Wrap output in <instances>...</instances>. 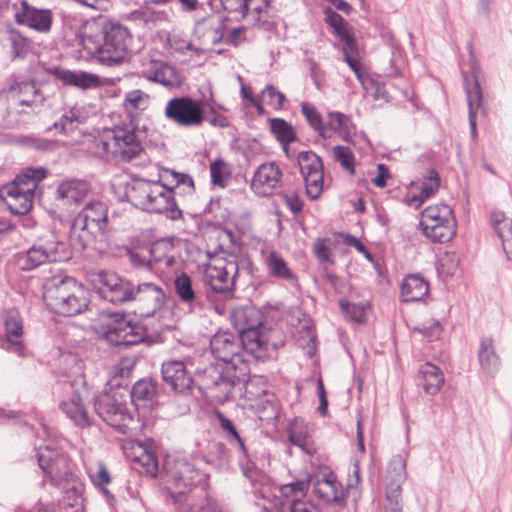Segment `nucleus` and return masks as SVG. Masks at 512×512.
<instances>
[{
    "mask_svg": "<svg viewBox=\"0 0 512 512\" xmlns=\"http://www.w3.org/2000/svg\"><path fill=\"white\" fill-rule=\"evenodd\" d=\"M213 356L222 363L211 364L198 372L196 384L207 398L219 403L229 399L236 385L245 381L249 366L244 341L238 334L219 331L210 339Z\"/></svg>",
    "mask_w": 512,
    "mask_h": 512,
    "instance_id": "f257e3e1",
    "label": "nucleus"
},
{
    "mask_svg": "<svg viewBox=\"0 0 512 512\" xmlns=\"http://www.w3.org/2000/svg\"><path fill=\"white\" fill-rule=\"evenodd\" d=\"M150 104V95L140 89L125 93L122 107L125 119L112 127L104 128L95 141L98 156L130 162L143 152V144L138 132V119Z\"/></svg>",
    "mask_w": 512,
    "mask_h": 512,
    "instance_id": "f03ea898",
    "label": "nucleus"
},
{
    "mask_svg": "<svg viewBox=\"0 0 512 512\" xmlns=\"http://www.w3.org/2000/svg\"><path fill=\"white\" fill-rule=\"evenodd\" d=\"M162 178L166 181L134 180L126 189V197L135 207L149 213L163 214L170 220H179L183 214L176 196L194 193V181L187 175L165 169Z\"/></svg>",
    "mask_w": 512,
    "mask_h": 512,
    "instance_id": "7ed1b4c3",
    "label": "nucleus"
},
{
    "mask_svg": "<svg viewBox=\"0 0 512 512\" xmlns=\"http://www.w3.org/2000/svg\"><path fill=\"white\" fill-rule=\"evenodd\" d=\"M262 318V313L254 306L236 308L231 314L232 324L243 339L246 352L256 360L265 361L277 346L272 341L273 331Z\"/></svg>",
    "mask_w": 512,
    "mask_h": 512,
    "instance_id": "20e7f679",
    "label": "nucleus"
},
{
    "mask_svg": "<svg viewBox=\"0 0 512 512\" xmlns=\"http://www.w3.org/2000/svg\"><path fill=\"white\" fill-rule=\"evenodd\" d=\"M44 301L54 313L74 316L88 307L87 291L72 277H53L44 285Z\"/></svg>",
    "mask_w": 512,
    "mask_h": 512,
    "instance_id": "39448f33",
    "label": "nucleus"
},
{
    "mask_svg": "<svg viewBox=\"0 0 512 512\" xmlns=\"http://www.w3.org/2000/svg\"><path fill=\"white\" fill-rule=\"evenodd\" d=\"M46 176L47 171L44 168H26L12 182L0 188V197L6 201L13 214H27L33 207L38 183Z\"/></svg>",
    "mask_w": 512,
    "mask_h": 512,
    "instance_id": "423d86ee",
    "label": "nucleus"
},
{
    "mask_svg": "<svg viewBox=\"0 0 512 512\" xmlns=\"http://www.w3.org/2000/svg\"><path fill=\"white\" fill-rule=\"evenodd\" d=\"M108 228V207L101 201L87 203L74 218L71 240L82 249L92 246L98 236Z\"/></svg>",
    "mask_w": 512,
    "mask_h": 512,
    "instance_id": "0eeeda50",
    "label": "nucleus"
},
{
    "mask_svg": "<svg viewBox=\"0 0 512 512\" xmlns=\"http://www.w3.org/2000/svg\"><path fill=\"white\" fill-rule=\"evenodd\" d=\"M39 467L48 476L51 485L64 492L81 490V483L74 473L73 464L66 454L50 445L37 450Z\"/></svg>",
    "mask_w": 512,
    "mask_h": 512,
    "instance_id": "6e6552de",
    "label": "nucleus"
},
{
    "mask_svg": "<svg viewBox=\"0 0 512 512\" xmlns=\"http://www.w3.org/2000/svg\"><path fill=\"white\" fill-rule=\"evenodd\" d=\"M132 36L127 28L111 22L100 28V38L96 43V58L106 66L124 62L130 55Z\"/></svg>",
    "mask_w": 512,
    "mask_h": 512,
    "instance_id": "1a4fd4ad",
    "label": "nucleus"
},
{
    "mask_svg": "<svg viewBox=\"0 0 512 512\" xmlns=\"http://www.w3.org/2000/svg\"><path fill=\"white\" fill-rule=\"evenodd\" d=\"M94 409L103 421L124 435H135L140 429L138 418L129 411L117 393H103L97 396Z\"/></svg>",
    "mask_w": 512,
    "mask_h": 512,
    "instance_id": "9d476101",
    "label": "nucleus"
},
{
    "mask_svg": "<svg viewBox=\"0 0 512 512\" xmlns=\"http://www.w3.org/2000/svg\"><path fill=\"white\" fill-rule=\"evenodd\" d=\"M424 235L436 243H446L456 234V220L453 210L447 204L426 207L419 223Z\"/></svg>",
    "mask_w": 512,
    "mask_h": 512,
    "instance_id": "9b49d317",
    "label": "nucleus"
},
{
    "mask_svg": "<svg viewBox=\"0 0 512 512\" xmlns=\"http://www.w3.org/2000/svg\"><path fill=\"white\" fill-rule=\"evenodd\" d=\"M213 111L212 105L204 99L189 96L171 98L165 107L166 119L182 128L200 127L205 121L206 109Z\"/></svg>",
    "mask_w": 512,
    "mask_h": 512,
    "instance_id": "f8f14e48",
    "label": "nucleus"
},
{
    "mask_svg": "<svg viewBox=\"0 0 512 512\" xmlns=\"http://www.w3.org/2000/svg\"><path fill=\"white\" fill-rule=\"evenodd\" d=\"M70 258V250L65 242L56 239L39 241L25 252L15 255V263L24 271L33 270L47 262L65 261Z\"/></svg>",
    "mask_w": 512,
    "mask_h": 512,
    "instance_id": "ddd939ff",
    "label": "nucleus"
},
{
    "mask_svg": "<svg viewBox=\"0 0 512 512\" xmlns=\"http://www.w3.org/2000/svg\"><path fill=\"white\" fill-rule=\"evenodd\" d=\"M239 270V261L235 256L216 258L204 269V283L214 293L231 294Z\"/></svg>",
    "mask_w": 512,
    "mask_h": 512,
    "instance_id": "4468645a",
    "label": "nucleus"
},
{
    "mask_svg": "<svg viewBox=\"0 0 512 512\" xmlns=\"http://www.w3.org/2000/svg\"><path fill=\"white\" fill-rule=\"evenodd\" d=\"M100 333L105 340L114 346H131L142 343L148 337L145 327L138 322L128 320L124 316H114L102 324Z\"/></svg>",
    "mask_w": 512,
    "mask_h": 512,
    "instance_id": "2eb2a0df",
    "label": "nucleus"
},
{
    "mask_svg": "<svg viewBox=\"0 0 512 512\" xmlns=\"http://www.w3.org/2000/svg\"><path fill=\"white\" fill-rule=\"evenodd\" d=\"M307 195L315 200L323 191L324 169L322 159L312 151H303L297 157Z\"/></svg>",
    "mask_w": 512,
    "mask_h": 512,
    "instance_id": "dca6fc26",
    "label": "nucleus"
},
{
    "mask_svg": "<svg viewBox=\"0 0 512 512\" xmlns=\"http://www.w3.org/2000/svg\"><path fill=\"white\" fill-rule=\"evenodd\" d=\"M4 338L1 340V347L7 352L18 357H25L27 353L26 344L23 340L24 321L17 309H8L3 313Z\"/></svg>",
    "mask_w": 512,
    "mask_h": 512,
    "instance_id": "f3484780",
    "label": "nucleus"
},
{
    "mask_svg": "<svg viewBox=\"0 0 512 512\" xmlns=\"http://www.w3.org/2000/svg\"><path fill=\"white\" fill-rule=\"evenodd\" d=\"M98 281V293L102 299L115 305L131 302L135 285L131 281L106 271L98 273Z\"/></svg>",
    "mask_w": 512,
    "mask_h": 512,
    "instance_id": "a211bd4d",
    "label": "nucleus"
},
{
    "mask_svg": "<svg viewBox=\"0 0 512 512\" xmlns=\"http://www.w3.org/2000/svg\"><path fill=\"white\" fill-rule=\"evenodd\" d=\"M310 486V475L297 479L280 487L281 502L280 512H315V508L303 501Z\"/></svg>",
    "mask_w": 512,
    "mask_h": 512,
    "instance_id": "6ab92c4d",
    "label": "nucleus"
},
{
    "mask_svg": "<svg viewBox=\"0 0 512 512\" xmlns=\"http://www.w3.org/2000/svg\"><path fill=\"white\" fill-rule=\"evenodd\" d=\"M152 271L164 272L172 268L180 258V241L174 237L154 241L148 249Z\"/></svg>",
    "mask_w": 512,
    "mask_h": 512,
    "instance_id": "aec40b11",
    "label": "nucleus"
},
{
    "mask_svg": "<svg viewBox=\"0 0 512 512\" xmlns=\"http://www.w3.org/2000/svg\"><path fill=\"white\" fill-rule=\"evenodd\" d=\"M165 297L161 286L152 282H142L134 285L131 301L138 303L139 316L147 318L162 308Z\"/></svg>",
    "mask_w": 512,
    "mask_h": 512,
    "instance_id": "412c9836",
    "label": "nucleus"
},
{
    "mask_svg": "<svg viewBox=\"0 0 512 512\" xmlns=\"http://www.w3.org/2000/svg\"><path fill=\"white\" fill-rule=\"evenodd\" d=\"M14 19L17 24L25 25L35 31L46 33L52 26V12L49 9H38L21 0L19 5L14 3Z\"/></svg>",
    "mask_w": 512,
    "mask_h": 512,
    "instance_id": "4be33fe9",
    "label": "nucleus"
},
{
    "mask_svg": "<svg viewBox=\"0 0 512 512\" xmlns=\"http://www.w3.org/2000/svg\"><path fill=\"white\" fill-rule=\"evenodd\" d=\"M282 185V171L275 162L263 163L255 171L251 188L260 196H270Z\"/></svg>",
    "mask_w": 512,
    "mask_h": 512,
    "instance_id": "5701e85b",
    "label": "nucleus"
},
{
    "mask_svg": "<svg viewBox=\"0 0 512 512\" xmlns=\"http://www.w3.org/2000/svg\"><path fill=\"white\" fill-rule=\"evenodd\" d=\"M69 387L72 390V394L68 399L61 402V410L77 426L81 428L90 426L91 420L83 405V399L88 395L86 387L81 386L78 389H74V383H70Z\"/></svg>",
    "mask_w": 512,
    "mask_h": 512,
    "instance_id": "b1692460",
    "label": "nucleus"
},
{
    "mask_svg": "<svg viewBox=\"0 0 512 512\" xmlns=\"http://www.w3.org/2000/svg\"><path fill=\"white\" fill-rule=\"evenodd\" d=\"M169 475L180 494L200 482L204 474L186 458H177L169 468Z\"/></svg>",
    "mask_w": 512,
    "mask_h": 512,
    "instance_id": "393cba45",
    "label": "nucleus"
},
{
    "mask_svg": "<svg viewBox=\"0 0 512 512\" xmlns=\"http://www.w3.org/2000/svg\"><path fill=\"white\" fill-rule=\"evenodd\" d=\"M8 90L20 105L35 108L41 106L45 100L42 91L37 88L34 81H28L21 77L11 79Z\"/></svg>",
    "mask_w": 512,
    "mask_h": 512,
    "instance_id": "a878e982",
    "label": "nucleus"
},
{
    "mask_svg": "<svg viewBox=\"0 0 512 512\" xmlns=\"http://www.w3.org/2000/svg\"><path fill=\"white\" fill-rule=\"evenodd\" d=\"M144 77L168 89L179 88L183 83V77L177 68L164 61H151Z\"/></svg>",
    "mask_w": 512,
    "mask_h": 512,
    "instance_id": "bb28decb",
    "label": "nucleus"
},
{
    "mask_svg": "<svg viewBox=\"0 0 512 512\" xmlns=\"http://www.w3.org/2000/svg\"><path fill=\"white\" fill-rule=\"evenodd\" d=\"M162 378L171 388L179 393H185L191 389L193 379L188 374L182 361L170 360L162 364Z\"/></svg>",
    "mask_w": 512,
    "mask_h": 512,
    "instance_id": "cd10ccee",
    "label": "nucleus"
},
{
    "mask_svg": "<svg viewBox=\"0 0 512 512\" xmlns=\"http://www.w3.org/2000/svg\"><path fill=\"white\" fill-rule=\"evenodd\" d=\"M464 87L469 108L470 133L471 137L475 139L477 137L476 116L482 108V91L475 75L471 76V81L468 75H464Z\"/></svg>",
    "mask_w": 512,
    "mask_h": 512,
    "instance_id": "c85d7f7f",
    "label": "nucleus"
},
{
    "mask_svg": "<svg viewBox=\"0 0 512 512\" xmlns=\"http://www.w3.org/2000/svg\"><path fill=\"white\" fill-rule=\"evenodd\" d=\"M490 222L502 243L507 261H512V219L502 211H495L491 213Z\"/></svg>",
    "mask_w": 512,
    "mask_h": 512,
    "instance_id": "c756f323",
    "label": "nucleus"
},
{
    "mask_svg": "<svg viewBox=\"0 0 512 512\" xmlns=\"http://www.w3.org/2000/svg\"><path fill=\"white\" fill-rule=\"evenodd\" d=\"M215 416L218 420L219 427L225 439L232 447H234L238 451L239 460L242 462L243 459H247L248 450L246 448L242 432L229 418H227L220 411H216Z\"/></svg>",
    "mask_w": 512,
    "mask_h": 512,
    "instance_id": "7c9ffc66",
    "label": "nucleus"
},
{
    "mask_svg": "<svg viewBox=\"0 0 512 512\" xmlns=\"http://www.w3.org/2000/svg\"><path fill=\"white\" fill-rule=\"evenodd\" d=\"M479 365L483 371L495 374L501 365V359L496 352L494 340L491 336H482L477 351Z\"/></svg>",
    "mask_w": 512,
    "mask_h": 512,
    "instance_id": "2f4dec72",
    "label": "nucleus"
},
{
    "mask_svg": "<svg viewBox=\"0 0 512 512\" xmlns=\"http://www.w3.org/2000/svg\"><path fill=\"white\" fill-rule=\"evenodd\" d=\"M264 264L266 266L268 274L276 279L295 284L298 281V277L289 267L286 260L276 251H271L265 257Z\"/></svg>",
    "mask_w": 512,
    "mask_h": 512,
    "instance_id": "473e14b6",
    "label": "nucleus"
},
{
    "mask_svg": "<svg viewBox=\"0 0 512 512\" xmlns=\"http://www.w3.org/2000/svg\"><path fill=\"white\" fill-rule=\"evenodd\" d=\"M337 133L347 143H352L356 135V126L351 118L342 112H329L327 116L326 130Z\"/></svg>",
    "mask_w": 512,
    "mask_h": 512,
    "instance_id": "72a5a7b5",
    "label": "nucleus"
},
{
    "mask_svg": "<svg viewBox=\"0 0 512 512\" xmlns=\"http://www.w3.org/2000/svg\"><path fill=\"white\" fill-rule=\"evenodd\" d=\"M429 293V284L423 276L411 274L404 278L401 294L405 302L420 301Z\"/></svg>",
    "mask_w": 512,
    "mask_h": 512,
    "instance_id": "f704fd0d",
    "label": "nucleus"
},
{
    "mask_svg": "<svg viewBox=\"0 0 512 512\" xmlns=\"http://www.w3.org/2000/svg\"><path fill=\"white\" fill-rule=\"evenodd\" d=\"M440 188L439 174L435 169H431L427 176L423 177L420 184V192L408 197L406 203L408 206L418 209L427 199L438 192Z\"/></svg>",
    "mask_w": 512,
    "mask_h": 512,
    "instance_id": "c9c22d12",
    "label": "nucleus"
},
{
    "mask_svg": "<svg viewBox=\"0 0 512 512\" xmlns=\"http://www.w3.org/2000/svg\"><path fill=\"white\" fill-rule=\"evenodd\" d=\"M313 493L325 502H338L343 498L341 484L332 473L316 481Z\"/></svg>",
    "mask_w": 512,
    "mask_h": 512,
    "instance_id": "e433bc0d",
    "label": "nucleus"
},
{
    "mask_svg": "<svg viewBox=\"0 0 512 512\" xmlns=\"http://www.w3.org/2000/svg\"><path fill=\"white\" fill-rule=\"evenodd\" d=\"M89 185L84 180L69 179L62 181L57 187V198L67 203H78L87 195Z\"/></svg>",
    "mask_w": 512,
    "mask_h": 512,
    "instance_id": "4c0bfd02",
    "label": "nucleus"
},
{
    "mask_svg": "<svg viewBox=\"0 0 512 512\" xmlns=\"http://www.w3.org/2000/svg\"><path fill=\"white\" fill-rule=\"evenodd\" d=\"M444 384V376L440 368L431 364L425 363L419 370V385L429 395L437 394Z\"/></svg>",
    "mask_w": 512,
    "mask_h": 512,
    "instance_id": "58836bf2",
    "label": "nucleus"
},
{
    "mask_svg": "<svg viewBox=\"0 0 512 512\" xmlns=\"http://www.w3.org/2000/svg\"><path fill=\"white\" fill-rule=\"evenodd\" d=\"M174 290L180 301L192 309L197 302V295L193 287V280L191 276L186 272L176 274L174 279Z\"/></svg>",
    "mask_w": 512,
    "mask_h": 512,
    "instance_id": "ea45409f",
    "label": "nucleus"
},
{
    "mask_svg": "<svg viewBox=\"0 0 512 512\" xmlns=\"http://www.w3.org/2000/svg\"><path fill=\"white\" fill-rule=\"evenodd\" d=\"M406 476V459L402 455H394L387 466V489H402Z\"/></svg>",
    "mask_w": 512,
    "mask_h": 512,
    "instance_id": "a19ab883",
    "label": "nucleus"
},
{
    "mask_svg": "<svg viewBox=\"0 0 512 512\" xmlns=\"http://www.w3.org/2000/svg\"><path fill=\"white\" fill-rule=\"evenodd\" d=\"M55 75L63 83L87 89L98 85V77L86 72H72L69 70H56Z\"/></svg>",
    "mask_w": 512,
    "mask_h": 512,
    "instance_id": "79ce46f5",
    "label": "nucleus"
},
{
    "mask_svg": "<svg viewBox=\"0 0 512 512\" xmlns=\"http://www.w3.org/2000/svg\"><path fill=\"white\" fill-rule=\"evenodd\" d=\"M269 126L271 133L281 143L284 151L288 153V145L296 139L292 125L282 118H272L269 121Z\"/></svg>",
    "mask_w": 512,
    "mask_h": 512,
    "instance_id": "37998d69",
    "label": "nucleus"
},
{
    "mask_svg": "<svg viewBox=\"0 0 512 512\" xmlns=\"http://www.w3.org/2000/svg\"><path fill=\"white\" fill-rule=\"evenodd\" d=\"M149 246L137 241L136 244L124 247L125 254L128 256L131 264L138 268L147 271H152L150 256L148 255Z\"/></svg>",
    "mask_w": 512,
    "mask_h": 512,
    "instance_id": "c03bdc74",
    "label": "nucleus"
},
{
    "mask_svg": "<svg viewBox=\"0 0 512 512\" xmlns=\"http://www.w3.org/2000/svg\"><path fill=\"white\" fill-rule=\"evenodd\" d=\"M156 383L152 379L137 381L131 390V399L135 405L140 402L152 400L156 394Z\"/></svg>",
    "mask_w": 512,
    "mask_h": 512,
    "instance_id": "a18cd8bd",
    "label": "nucleus"
},
{
    "mask_svg": "<svg viewBox=\"0 0 512 512\" xmlns=\"http://www.w3.org/2000/svg\"><path fill=\"white\" fill-rule=\"evenodd\" d=\"M301 112L311 128H313L320 137L326 139V124H324L320 112L308 102L301 104Z\"/></svg>",
    "mask_w": 512,
    "mask_h": 512,
    "instance_id": "49530a36",
    "label": "nucleus"
},
{
    "mask_svg": "<svg viewBox=\"0 0 512 512\" xmlns=\"http://www.w3.org/2000/svg\"><path fill=\"white\" fill-rule=\"evenodd\" d=\"M342 313L351 322L362 324L366 321L365 311L370 307L368 301L361 303H350L346 300H340Z\"/></svg>",
    "mask_w": 512,
    "mask_h": 512,
    "instance_id": "de8ad7c7",
    "label": "nucleus"
},
{
    "mask_svg": "<svg viewBox=\"0 0 512 512\" xmlns=\"http://www.w3.org/2000/svg\"><path fill=\"white\" fill-rule=\"evenodd\" d=\"M134 461L143 467L146 474L156 475L158 470L157 457L153 452L147 451L142 445H137Z\"/></svg>",
    "mask_w": 512,
    "mask_h": 512,
    "instance_id": "09e8293b",
    "label": "nucleus"
},
{
    "mask_svg": "<svg viewBox=\"0 0 512 512\" xmlns=\"http://www.w3.org/2000/svg\"><path fill=\"white\" fill-rule=\"evenodd\" d=\"M333 157L340 166L346 170L351 176H354L355 171V157L352 150L343 145H336L333 147Z\"/></svg>",
    "mask_w": 512,
    "mask_h": 512,
    "instance_id": "8fccbe9b",
    "label": "nucleus"
},
{
    "mask_svg": "<svg viewBox=\"0 0 512 512\" xmlns=\"http://www.w3.org/2000/svg\"><path fill=\"white\" fill-rule=\"evenodd\" d=\"M361 85L366 92H370L374 100H385L388 101V92L385 88V84L370 75H368L362 82Z\"/></svg>",
    "mask_w": 512,
    "mask_h": 512,
    "instance_id": "3c124183",
    "label": "nucleus"
},
{
    "mask_svg": "<svg viewBox=\"0 0 512 512\" xmlns=\"http://www.w3.org/2000/svg\"><path fill=\"white\" fill-rule=\"evenodd\" d=\"M261 98L264 103L269 105L275 110H281L284 106L285 95L276 89L275 86L268 84L261 93Z\"/></svg>",
    "mask_w": 512,
    "mask_h": 512,
    "instance_id": "603ef678",
    "label": "nucleus"
},
{
    "mask_svg": "<svg viewBox=\"0 0 512 512\" xmlns=\"http://www.w3.org/2000/svg\"><path fill=\"white\" fill-rule=\"evenodd\" d=\"M266 0H221L223 9L228 13L236 12L242 16L248 14L254 2L264 3Z\"/></svg>",
    "mask_w": 512,
    "mask_h": 512,
    "instance_id": "864d4df0",
    "label": "nucleus"
},
{
    "mask_svg": "<svg viewBox=\"0 0 512 512\" xmlns=\"http://www.w3.org/2000/svg\"><path fill=\"white\" fill-rule=\"evenodd\" d=\"M415 332L420 333L428 341L438 339L442 332V326L439 321L432 320L428 323H423L414 328Z\"/></svg>",
    "mask_w": 512,
    "mask_h": 512,
    "instance_id": "5fc2aeb1",
    "label": "nucleus"
},
{
    "mask_svg": "<svg viewBox=\"0 0 512 512\" xmlns=\"http://www.w3.org/2000/svg\"><path fill=\"white\" fill-rule=\"evenodd\" d=\"M9 41L12 47V53L15 57H24L28 51L29 43L27 38L17 31H11Z\"/></svg>",
    "mask_w": 512,
    "mask_h": 512,
    "instance_id": "6e6d98bb",
    "label": "nucleus"
},
{
    "mask_svg": "<svg viewBox=\"0 0 512 512\" xmlns=\"http://www.w3.org/2000/svg\"><path fill=\"white\" fill-rule=\"evenodd\" d=\"M402 489H386L385 512H402Z\"/></svg>",
    "mask_w": 512,
    "mask_h": 512,
    "instance_id": "4d7b16f0",
    "label": "nucleus"
},
{
    "mask_svg": "<svg viewBox=\"0 0 512 512\" xmlns=\"http://www.w3.org/2000/svg\"><path fill=\"white\" fill-rule=\"evenodd\" d=\"M205 25L210 29L209 35H207L210 41L213 44L220 42L223 37L224 28L222 20L218 17H213L208 19Z\"/></svg>",
    "mask_w": 512,
    "mask_h": 512,
    "instance_id": "13d9d810",
    "label": "nucleus"
},
{
    "mask_svg": "<svg viewBox=\"0 0 512 512\" xmlns=\"http://www.w3.org/2000/svg\"><path fill=\"white\" fill-rule=\"evenodd\" d=\"M25 143L29 147L41 152L54 151L57 148L56 141L40 137H29Z\"/></svg>",
    "mask_w": 512,
    "mask_h": 512,
    "instance_id": "bf43d9fd",
    "label": "nucleus"
},
{
    "mask_svg": "<svg viewBox=\"0 0 512 512\" xmlns=\"http://www.w3.org/2000/svg\"><path fill=\"white\" fill-rule=\"evenodd\" d=\"M210 174L212 183L224 187L226 184L225 179V164L221 160H216L210 165Z\"/></svg>",
    "mask_w": 512,
    "mask_h": 512,
    "instance_id": "052dcab7",
    "label": "nucleus"
},
{
    "mask_svg": "<svg viewBox=\"0 0 512 512\" xmlns=\"http://www.w3.org/2000/svg\"><path fill=\"white\" fill-rule=\"evenodd\" d=\"M143 21L149 25H155L158 22L165 21L167 19V14L164 11H154L148 7L144 8L141 11Z\"/></svg>",
    "mask_w": 512,
    "mask_h": 512,
    "instance_id": "680f3d73",
    "label": "nucleus"
},
{
    "mask_svg": "<svg viewBox=\"0 0 512 512\" xmlns=\"http://www.w3.org/2000/svg\"><path fill=\"white\" fill-rule=\"evenodd\" d=\"M314 253L321 263H330V248L325 239H317L314 243Z\"/></svg>",
    "mask_w": 512,
    "mask_h": 512,
    "instance_id": "e2e57ef3",
    "label": "nucleus"
},
{
    "mask_svg": "<svg viewBox=\"0 0 512 512\" xmlns=\"http://www.w3.org/2000/svg\"><path fill=\"white\" fill-rule=\"evenodd\" d=\"M342 52L344 54L345 62L348 64V66L351 68V70L355 73L357 79L361 83L369 74L364 73L361 70V65H360L359 61L349 55L347 48H343Z\"/></svg>",
    "mask_w": 512,
    "mask_h": 512,
    "instance_id": "0e129e2a",
    "label": "nucleus"
},
{
    "mask_svg": "<svg viewBox=\"0 0 512 512\" xmlns=\"http://www.w3.org/2000/svg\"><path fill=\"white\" fill-rule=\"evenodd\" d=\"M54 127L62 134L68 135L77 128V125L72 121L67 113H64L61 118L54 123Z\"/></svg>",
    "mask_w": 512,
    "mask_h": 512,
    "instance_id": "69168bd1",
    "label": "nucleus"
},
{
    "mask_svg": "<svg viewBox=\"0 0 512 512\" xmlns=\"http://www.w3.org/2000/svg\"><path fill=\"white\" fill-rule=\"evenodd\" d=\"M279 412L276 405L272 402L267 401V406H263V409H259V418L267 423L273 422L278 418Z\"/></svg>",
    "mask_w": 512,
    "mask_h": 512,
    "instance_id": "338daca9",
    "label": "nucleus"
},
{
    "mask_svg": "<svg viewBox=\"0 0 512 512\" xmlns=\"http://www.w3.org/2000/svg\"><path fill=\"white\" fill-rule=\"evenodd\" d=\"M285 204L293 214H298L303 209V201L296 193L283 195Z\"/></svg>",
    "mask_w": 512,
    "mask_h": 512,
    "instance_id": "774afa93",
    "label": "nucleus"
}]
</instances>
